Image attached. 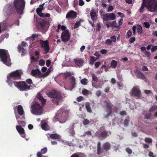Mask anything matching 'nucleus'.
Listing matches in <instances>:
<instances>
[{"label":"nucleus","instance_id":"obj_1","mask_svg":"<svg viewBox=\"0 0 157 157\" xmlns=\"http://www.w3.org/2000/svg\"><path fill=\"white\" fill-rule=\"evenodd\" d=\"M25 2L24 0H15L13 2V6L12 4L10 5V11L8 13L9 15H10L15 12V8L17 12L19 14L22 13L23 10L25 8Z\"/></svg>","mask_w":157,"mask_h":157},{"label":"nucleus","instance_id":"obj_2","mask_svg":"<svg viewBox=\"0 0 157 157\" xmlns=\"http://www.w3.org/2000/svg\"><path fill=\"white\" fill-rule=\"evenodd\" d=\"M47 94L48 97L52 98V101L57 105H59V102L62 99L60 93L55 90L48 92Z\"/></svg>","mask_w":157,"mask_h":157},{"label":"nucleus","instance_id":"obj_3","mask_svg":"<svg viewBox=\"0 0 157 157\" xmlns=\"http://www.w3.org/2000/svg\"><path fill=\"white\" fill-rule=\"evenodd\" d=\"M0 58L1 61L4 64L8 66H11V59L7 50L2 49H0Z\"/></svg>","mask_w":157,"mask_h":157},{"label":"nucleus","instance_id":"obj_4","mask_svg":"<svg viewBox=\"0 0 157 157\" xmlns=\"http://www.w3.org/2000/svg\"><path fill=\"white\" fill-rule=\"evenodd\" d=\"M14 84L15 87L20 91H22L30 90L31 86L30 85H28L26 82L24 81H15L14 82Z\"/></svg>","mask_w":157,"mask_h":157},{"label":"nucleus","instance_id":"obj_5","mask_svg":"<svg viewBox=\"0 0 157 157\" xmlns=\"http://www.w3.org/2000/svg\"><path fill=\"white\" fill-rule=\"evenodd\" d=\"M111 144L109 142H106L104 143L103 145V149L101 148V143L100 142H98L97 145V154L99 155L104 152L103 150L105 151H108L111 147Z\"/></svg>","mask_w":157,"mask_h":157},{"label":"nucleus","instance_id":"obj_6","mask_svg":"<svg viewBox=\"0 0 157 157\" xmlns=\"http://www.w3.org/2000/svg\"><path fill=\"white\" fill-rule=\"evenodd\" d=\"M32 112L36 115H40L43 113V108L40 105L36 102L33 103L31 106Z\"/></svg>","mask_w":157,"mask_h":157},{"label":"nucleus","instance_id":"obj_7","mask_svg":"<svg viewBox=\"0 0 157 157\" xmlns=\"http://www.w3.org/2000/svg\"><path fill=\"white\" fill-rule=\"evenodd\" d=\"M146 7L151 12H157V2L155 0H147Z\"/></svg>","mask_w":157,"mask_h":157},{"label":"nucleus","instance_id":"obj_8","mask_svg":"<svg viewBox=\"0 0 157 157\" xmlns=\"http://www.w3.org/2000/svg\"><path fill=\"white\" fill-rule=\"evenodd\" d=\"M39 41L41 47L44 49V54H46L48 52L49 50V46L48 40H40Z\"/></svg>","mask_w":157,"mask_h":157},{"label":"nucleus","instance_id":"obj_9","mask_svg":"<svg viewBox=\"0 0 157 157\" xmlns=\"http://www.w3.org/2000/svg\"><path fill=\"white\" fill-rule=\"evenodd\" d=\"M7 76L14 80L20 79L21 77V74L18 70L10 73Z\"/></svg>","mask_w":157,"mask_h":157},{"label":"nucleus","instance_id":"obj_10","mask_svg":"<svg viewBox=\"0 0 157 157\" xmlns=\"http://www.w3.org/2000/svg\"><path fill=\"white\" fill-rule=\"evenodd\" d=\"M61 38L62 40L64 42H66L69 40L70 39V34L68 30H66L62 33Z\"/></svg>","mask_w":157,"mask_h":157},{"label":"nucleus","instance_id":"obj_11","mask_svg":"<svg viewBox=\"0 0 157 157\" xmlns=\"http://www.w3.org/2000/svg\"><path fill=\"white\" fill-rule=\"evenodd\" d=\"M141 92L140 90L136 86H134L132 89L131 95L134 96L139 97L141 95Z\"/></svg>","mask_w":157,"mask_h":157},{"label":"nucleus","instance_id":"obj_12","mask_svg":"<svg viewBox=\"0 0 157 157\" xmlns=\"http://www.w3.org/2000/svg\"><path fill=\"white\" fill-rule=\"evenodd\" d=\"M16 128L21 136L23 138H25L26 137V134L25 133L24 129L21 125H17Z\"/></svg>","mask_w":157,"mask_h":157},{"label":"nucleus","instance_id":"obj_13","mask_svg":"<svg viewBox=\"0 0 157 157\" xmlns=\"http://www.w3.org/2000/svg\"><path fill=\"white\" fill-rule=\"evenodd\" d=\"M77 17V13L73 10H71L69 11L66 15V18L71 19H73Z\"/></svg>","mask_w":157,"mask_h":157},{"label":"nucleus","instance_id":"obj_14","mask_svg":"<svg viewBox=\"0 0 157 157\" xmlns=\"http://www.w3.org/2000/svg\"><path fill=\"white\" fill-rule=\"evenodd\" d=\"M108 133L105 131H104L100 133L99 132H97L95 133V136L100 139H105L108 136Z\"/></svg>","mask_w":157,"mask_h":157},{"label":"nucleus","instance_id":"obj_15","mask_svg":"<svg viewBox=\"0 0 157 157\" xmlns=\"http://www.w3.org/2000/svg\"><path fill=\"white\" fill-rule=\"evenodd\" d=\"M104 102L105 103L107 108V111L108 112L107 114L105 115V117L108 118L112 113V107L110 103L107 101H105Z\"/></svg>","mask_w":157,"mask_h":157},{"label":"nucleus","instance_id":"obj_16","mask_svg":"<svg viewBox=\"0 0 157 157\" xmlns=\"http://www.w3.org/2000/svg\"><path fill=\"white\" fill-rule=\"evenodd\" d=\"M36 97L41 102L43 105H44L45 104L46 102V99L43 97L42 94L40 92L37 93Z\"/></svg>","mask_w":157,"mask_h":157},{"label":"nucleus","instance_id":"obj_17","mask_svg":"<svg viewBox=\"0 0 157 157\" xmlns=\"http://www.w3.org/2000/svg\"><path fill=\"white\" fill-rule=\"evenodd\" d=\"M74 61L75 64L78 67H81L84 63V61L81 58H77L75 59Z\"/></svg>","mask_w":157,"mask_h":157},{"label":"nucleus","instance_id":"obj_18","mask_svg":"<svg viewBox=\"0 0 157 157\" xmlns=\"http://www.w3.org/2000/svg\"><path fill=\"white\" fill-rule=\"evenodd\" d=\"M135 74L138 78L142 79H146L145 76L138 70H136Z\"/></svg>","mask_w":157,"mask_h":157},{"label":"nucleus","instance_id":"obj_19","mask_svg":"<svg viewBox=\"0 0 157 157\" xmlns=\"http://www.w3.org/2000/svg\"><path fill=\"white\" fill-rule=\"evenodd\" d=\"M48 135H49L50 137L52 139L59 140L61 138V136L59 135L56 133L49 134Z\"/></svg>","mask_w":157,"mask_h":157},{"label":"nucleus","instance_id":"obj_20","mask_svg":"<svg viewBox=\"0 0 157 157\" xmlns=\"http://www.w3.org/2000/svg\"><path fill=\"white\" fill-rule=\"evenodd\" d=\"M31 75L33 76H35L36 75H38L40 77L41 76H42L41 72L38 69L32 70L31 71Z\"/></svg>","mask_w":157,"mask_h":157},{"label":"nucleus","instance_id":"obj_21","mask_svg":"<svg viewBox=\"0 0 157 157\" xmlns=\"http://www.w3.org/2000/svg\"><path fill=\"white\" fill-rule=\"evenodd\" d=\"M17 110L18 114L21 116L24 113V111L22 105H19L17 106Z\"/></svg>","mask_w":157,"mask_h":157},{"label":"nucleus","instance_id":"obj_22","mask_svg":"<svg viewBox=\"0 0 157 157\" xmlns=\"http://www.w3.org/2000/svg\"><path fill=\"white\" fill-rule=\"evenodd\" d=\"M47 151V149L46 147H45L41 150L40 152H38L37 153V156L38 157H40L42 156V154L45 153Z\"/></svg>","mask_w":157,"mask_h":157},{"label":"nucleus","instance_id":"obj_23","mask_svg":"<svg viewBox=\"0 0 157 157\" xmlns=\"http://www.w3.org/2000/svg\"><path fill=\"white\" fill-rule=\"evenodd\" d=\"M90 14L91 19L93 21L95 19L94 18L97 16L94 9H92L91 10Z\"/></svg>","mask_w":157,"mask_h":157},{"label":"nucleus","instance_id":"obj_24","mask_svg":"<svg viewBox=\"0 0 157 157\" xmlns=\"http://www.w3.org/2000/svg\"><path fill=\"white\" fill-rule=\"evenodd\" d=\"M16 117L17 120L18 124L19 125H21L23 127H25L26 125V122L24 121H21L20 119V117H17L16 115Z\"/></svg>","mask_w":157,"mask_h":157},{"label":"nucleus","instance_id":"obj_25","mask_svg":"<svg viewBox=\"0 0 157 157\" xmlns=\"http://www.w3.org/2000/svg\"><path fill=\"white\" fill-rule=\"evenodd\" d=\"M90 105V104L89 102H87L86 103V109L87 111L88 112L91 113L92 112V110L91 109Z\"/></svg>","mask_w":157,"mask_h":157},{"label":"nucleus","instance_id":"obj_26","mask_svg":"<svg viewBox=\"0 0 157 157\" xmlns=\"http://www.w3.org/2000/svg\"><path fill=\"white\" fill-rule=\"evenodd\" d=\"M147 4L145 3L144 1H143L142 5L141 6L140 9L139 10L140 12L141 13H143L144 10L145 6H146Z\"/></svg>","mask_w":157,"mask_h":157},{"label":"nucleus","instance_id":"obj_27","mask_svg":"<svg viewBox=\"0 0 157 157\" xmlns=\"http://www.w3.org/2000/svg\"><path fill=\"white\" fill-rule=\"evenodd\" d=\"M41 126L42 128L45 131L48 130L49 129V127L46 123L43 124Z\"/></svg>","mask_w":157,"mask_h":157},{"label":"nucleus","instance_id":"obj_28","mask_svg":"<svg viewBox=\"0 0 157 157\" xmlns=\"http://www.w3.org/2000/svg\"><path fill=\"white\" fill-rule=\"evenodd\" d=\"M7 80L6 82L8 83V84L11 87L13 86V84H14V82L15 81L13 82L11 79V78L8 76H7Z\"/></svg>","mask_w":157,"mask_h":157},{"label":"nucleus","instance_id":"obj_29","mask_svg":"<svg viewBox=\"0 0 157 157\" xmlns=\"http://www.w3.org/2000/svg\"><path fill=\"white\" fill-rule=\"evenodd\" d=\"M110 26L112 27L113 28L114 27L118 29L117 30L120 29L119 25H117V22L115 21H114L112 22Z\"/></svg>","mask_w":157,"mask_h":157},{"label":"nucleus","instance_id":"obj_30","mask_svg":"<svg viewBox=\"0 0 157 157\" xmlns=\"http://www.w3.org/2000/svg\"><path fill=\"white\" fill-rule=\"evenodd\" d=\"M71 84L72 88L74 87L75 84V79L73 76H72L71 78Z\"/></svg>","mask_w":157,"mask_h":157},{"label":"nucleus","instance_id":"obj_31","mask_svg":"<svg viewBox=\"0 0 157 157\" xmlns=\"http://www.w3.org/2000/svg\"><path fill=\"white\" fill-rule=\"evenodd\" d=\"M117 62L115 60H113L112 61L111 63V66L112 67L115 68L116 67L117 64Z\"/></svg>","mask_w":157,"mask_h":157},{"label":"nucleus","instance_id":"obj_32","mask_svg":"<svg viewBox=\"0 0 157 157\" xmlns=\"http://www.w3.org/2000/svg\"><path fill=\"white\" fill-rule=\"evenodd\" d=\"M137 30L138 34H140L142 32L143 29L141 25H139L137 26Z\"/></svg>","mask_w":157,"mask_h":157},{"label":"nucleus","instance_id":"obj_33","mask_svg":"<svg viewBox=\"0 0 157 157\" xmlns=\"http://www.w3.org/2000/svg\"><path fill=\"white\" fill-rule=\"evenodd\" d=\"M42 10L40 8H37L36 10V12L37 14L40 17H42L43 16V13L42 12Z\"/></svg>","mask_w":157,"mask_h":157},{"label":"nucleus","instance_id":"obj_34","mask_svg":"<svg viewBox=\"0 0 157 157\" xmlns=\"http://www.w3.org/2000/svg\"><path fill=\"white\" fill-rule=\"evenodd\" d=\"M47 24V22L46 21H41L40 23V25L42 28H44Z\"/></svg>","mask_w":157,"mask_h":157},{"label":"nucleus","instance_id":"obj_35","mask_svg":"<svg viewBox=\"0 0 157 157\" xmlns=\"http://www.w3.org/2000/svg\"><path fill=\"white\" fill-rule=\"evenodd\" d=\"M103 20L105 21H109L110 20L109 13L106 14L103 16Z\"/></svg>","mask_w":157,"mask_h":157},{"label":"nucleus","instance_id":"obj_36","mask_svg":"<svg viewBox=\"0 0 157 157\" xmlns=\"http://www.w3.org/2000/svg\"><path fill=\"white\" fill-rule=\"evenodd\" d=\"M92 80L93 81L97 82L98 81V78L94 74H92L91 75Z\"/></svg>","mask_w":157,"mask_h":157},{"label":"nucleus","instance_id":"obj_37","mask_svg":"<svg viewBox=\"0 0 157 157\" xmlns=\"http://www.w3.org/2000/svg\"><path fill=\"white\" fill-rule=\"evenodd\" d=\"M41 36H42L40 34H33L32 35L31 37H32L33 39H34L37 38H40L41 37Z\"/></svg>","mask_w":157,"mask_h":157},{"label":"nucleus","instance_id":"obj_38","mask_svg":"<svg viewBox=\"0 0 157 157\" xmlns=\"http://www.w3.org/2000/svg\"><path fill=\"white\" fill-rule=\"evenodd\" d=\"M144 141L147 143L150 144L152 142V140L150 138L146 137L144 139Z\"/></svg>","mask_w":157,"mask_h":157},{"label":"nucleus","instance_id":"obj_39","mask_svg":"<svg viewBox=\"0 0 157 157\" xmlns=\"http://www.w3.org/2000/svg\"><path fill=\"white\" fill-rule=\"evenodd\" d=\"M96 60V59H95L94 57V56L90 57V64L93 65L94 62Z\"/></svg>","mask_w":157,"mask_h":157},{"label":"nucleus","instance_id":"obj_40","mask_svg":"<svg viewBox=\"0 0 157 157\" xmlns=\"http://www.w3.org/2000/svg\"><path fill=\"white\" fill-rule=\"evenodd\" d=\"M51 69L50 68L47 71V72L45 73L44 74L42 75V76H41V77H44L45 76H48L49 74L51 72Z\"/></svg>","mask_w":157,"mask_h":157},{"label":"nucleus","instance_id":"obj_41","mask_svg":"<svg viewBox=\"0 0 157 157\" xmlns=\"http://www.w3.org/2000/svg\"><path fill=\"white\" fill-rule=\"evenodd\" d=\"M110 19L111 20H113L115 19L116 16L115 14L113 13H111L109 14Z\"/></svg>","mask_w":157,"mask_h":157},{"label":"nucleus","instance_id":"obj_42","mask_svg":"<svg viewBox=\"0 0 157 157\" xmlns=\"http://www.w3.org/2000/svg\"><path fill=\"white\" fill-rule=\"evenodd\" d=\"M143 26L146 28H149L150 26V24L148 22H144L143 24Z\"/></svg>","mask_w":157,"mask_h":157},{"label":"nucleus","instance_id":"obj_43","mask_svg":"<svg viewBox=\"0 0 157 157\" xmlns=\"http://www.w3.org/2000/svg\"><path fill=\"white\" fill-rule=\"evenodd\" d=\"M71 75V73L70 72H67L64 73V78L66 79L68 76H70Z\"/></svg>","mask_w":157,"mask_h":157},{"label":"nucleus","instance_id":"obj_44","mask_svg":"<svg viewBox=\"0 0 157 157\" xmlns=\"http://www.w3.org/2000/svg\"><path fill=\"white\" fill-rule=\"evenodd\" d=\"M58 29H61L62 30L65 31L66 30L65 29L66 28V27L65 26L63 25L61 26L59 24L58 25Z\"/></svg>","mask_w":157,"mask_h":157},{"label":"nucleus","instance_id":"obj_45","mask_svg":"<svg viewBox=\"0 0 157 157\" xmlns=\"http://www.w3.org/2000/svg\"><path fill=\"white\" fill-rule=\"evenodd\" d=\"M83 123L84 125H87L89 124L90 121L87 119H85L83 120Z\"/></svg>","mask_w":157,"mask_h":157},{"label":"nucleus","instance_id":"obj_46","mask_svg":"<svg viewBox=\"0 0 157 157\" xmlns=\"http://www.w3.org/2000/svg\"><path fill=\"white\" fill-rule=\"evenodd\" d=\"M81 22L80 21H77L74 25V28L76 29L80 25Z\"/></svg>","mask_w":157,"mask_h":157},{"label":"nucleus","instance_id":"obj_47","mask_svg":"<svg viewBox=\"0 0 157 157\" xmlns=\"http://www.w3.org/2000/svg\"><path fill=\"white\" fill-rule=\"evenodd\" d=\"M151 115L150 113H147L144 115V118L146 119H149L151 117Z\"/></svg>","mask_w":157,"mask_h":157},{"label":"nucleus","instance_id":"obj_48","mask_svg":"<svg viewBox=\"0 0 157 157\" xmlns=\"http://www.w3.org/2000/svg\"><path fill=\"white\" fill-rule=\"evenodd\" d=\"M87 80L86 78H84L81 81V83L83 85H86L87 84Z\"/></svg>","mask_w":157,"mask_h":157},{"label":"nucleus","instance_id":"obj_49","mask_svg":"<svg viewBox=\"0 0 157 157\" xmlns=\"http://www.w3.org/2000/svg\"><path fill=\"white\" fill-rule=\"evenodd\" d=\"M25 82L26 83L29 85H31L33 83V81L31 78L27 79Z\"/></svg>","mask_w":157,"mask_h":157},{"label":"nucleus","instance_id":"obj_50","mask_svg":"<svg viewBox=\"0 0 157 157\" xmlns=\"http://www.w3.org/2000/svg\"><path fill=\"white\" fill-rule=\"evenodd\" d=\"M39 63L40 65L43 66L44 65L45 61L43 59H40L39 61Z\"/></svg>","mask_w":157,"mask_h":157},{"label":"nucleus","instance_id":"obj_51","mask_svg":"<svg viewBox=\"0 0 157 157\" xmlns=\"http://www.w3.org/2000/svg\"><path fill=\"white\" fill-rule=\"evenodd\" d=\"M112 41L110 39H107L105 40V43L108 45H111Z\"/></svg>","mask_w":157,"mask_h":157},{"label":"nucleus","instance_id":"obj_52","mask_svg":"<svg viewBox=\"0 0 157 157\" xmlns=\"http://www.w3.org/2000/svg\"><path fill=\"white\" fill-rule=\"evenodd\" d=\"M88 91L86 89H84L82 90V93L84 95H86L88 94Z\"/></svg>","mask_w":157,"mask_h":157},{"label":"nucleus","instance_id":"obj_53","mask_svg":"<svg viewBox=\"0 0 157 157\" xmlns=\"http://www.w3.org/2000/svg\"><path fill=\"white\" fill-rule=\"evenodd\" d=\"M157 49V46H152L151 49V51L152 52H155Z\"/></svg>","mask_w":157,"mask_h":157},{"label":"nucleus","instance_id":"obj_54","mask_svg":"<svg viewBox=\"0 0 157 157\" xmlns=\"http://www.w3.org/2000/svg\"><path fill=\"white\" fill-rule=\"evenodd\" d=\"M96 95L98 97L101 94V91L100 90H98L96 92Z\"/></svg>","mask_w":157,"mask_h":157},{"label":"nucleus","instance_id":"obj_55","mask_svg":"<svg viewBox=\"0 0 157 157\" xmlns=\"http://www.w3.org/2000/svg\"><path fill=\"white\" fill-rule=\"evenodd\" d=\"M129 123V121L127 119H125L124 121V124L125 126H127Z\"/></svg>","mask_w":157,"mask_h":157},{"label":"nucleus","instance_id":"obj_56","mask_svg":"<svg viewBox=\"0 0 157 157\" xmlns=\"http://www.w3.org/2000/svg\"><path fill=\"white\" fill-rule=\"evenodd\" d=\"M114 9V8L113 6H109L107 12H109L110 11H112Z\"/></svg>","mask_w":157,"mask_h":157},{"label":"nucleus","instance_id":"obj_57","mask_svg":"<svg viewBox=\"0 0 157 157\" xmlns=\"http://www.w3.org/2000/svg\"><path fill=\"white\" fill-rule=\"evenodd\" d=\"M18 49L19 52H23L24 50V48L21 45L18 46Z\"/></svg>","mask_w":157,"mask_h":157},{"label":"nucleus","instance_id":"obj_58","mask_svg":"<svg viewBox=\"0 0 157 157\" xmlns=\"http://www.w3.org/2000/svg\"><path fill=\"white\" fill-rule=\"evenodd\" d=\"M145 55L147 57L148 59L150 58L151 54L149 52L146 51L145 52Z\"/></svg>","mask_w":157,"mask_h":157},{"label":"nucleus","instance_id":"obj_59","mask_svg":"<svg viewBox=\"0 0 157 157\" xmlns=\"http://www.w3.org/2000/svg\"><path fill=\"white\" fill-rule=\"evenodd\" d=\"M126 152L129 154H131L132 153V150L129 148H127L125 149Z\"/></svg>","mask_w":157,"mask_h":157},{"label":"nucleus","instance_id":"obj_60","mask_svg":"<svg viewBox=\"0 0 157 157\" xmlns=\"http://www.w3.org/2000/svg\"><path fill=\"white\" fill-rule=\"evenodd\" d=\"M156 109V107L155 106H152L149 109V111L150 112L155 111Z\"/></svg>","mask_w":157,"mask_h":157},{"label":"nucleus","instance_id":"obj_61","mask_svg":"<svg viewBox=\"0 0 157 157\" xmlns=\"http://www.w3.org/2000/svg\"><path fill=\"white\" fill-rule=\"evenodd\" d=\"M132 34V31L130 30H129L127 32L126 35L128 37H129L131 36Z\"/></svg>","mask_w":157,"mask_h":157},{"label":"nucleus","instance_id":"obj_62","mask_svg":"<svg viewBox=\"0 0 157 157\" xmlns=\"http://www.w3.org/2000/svg\"><path fill=\"white\" fill-rule=\"evenodd\" d=\"M51 63V61L50 59L47 60L46 61V65L48 67H49Z\"/></svg>","mask_w":157,"mask_h":157},{"label":"nucleus","instance_id":"obj_63","mask_svg":"<svg viewBox=\"0 0 157 157\" xmlns=\"http://www.w3.org/2000/svg\"><path fill=\"white\" fill-rule=\"evenodd\" d=\"M101 64V62H98L95 63V68H98L100 65Z\"/></svg>","mask_w":157,"mask_h":157},{"label":"nucleus","instance_id":"obj_64","mask_svg":"<svg viewBox=\"0 0 157 157\" xmlns=\"http://www.w3.org/2000/svg\"><path fill=\"white\" fill-rule=\"evenodd\" d=\"M71 157H81L79 154L75 153L73 154Z\"/></svg>","mask_w":157,"mask_h":157}]
</instances>
